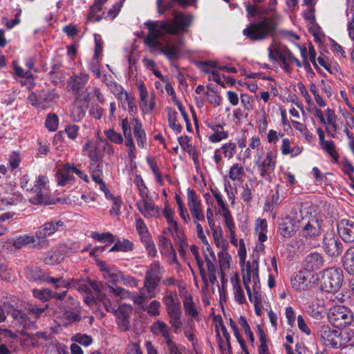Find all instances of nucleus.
Returning <instances> with one entry per match:
<instances>
[{
    "mask_svg": "<svg viewBox=\"0 0 354 354\" xmlns=\"http://www.w3.org/2000/svg\"><path fill=\"white\" fill-rule=\"evenodd\" d=\"M172 15L174 17L172 19L146 23L149 35L144 40L150 48L156 49L164 54L170 60L176 57L178 50L174 46L167 44L163 46L160 39L165 34L178 35L186 32L193 20L192 15H185L177 10H174Z\"/></svg>",
    "mask_w": 354,
    "mask_h": 354,
    "instance_id": "obj_1",
    "label": "nucleus"
},
{
    "mask_svg": "<svg viewBox=\"0 0 354 354\" xmlns=\"http://www.w3.org/2000/svg\"><path fill=\"white\" fill-rule=\"evenodd\" d=\"M277 25V16L272 14L261 17L257 22L251 23L243 30V34L253 41L263 40L275 33Z\"/></svg>",
    "mask_w": 354,
    "mask_h": 354,
    "instance_id": "obj_2",
    "label": "nucleus"
},
{
    "mask_svg": "<svg viewBox=\"0 0 354 354\" xmlns=\"http://www.w3.org/2000/svg\"><path fill=\"white\" fill-rule=\"evenodd\" d=\"M21 183L22 187L26 188L27 191H30L33 196H31L30 201L34 204H48L50 203L48 183L49 180L47 176L40 175L35 181L34 186L28 185V181H24Z\"/></svg>",
    "mask_w": 354,
    "mask_h": 354,
    "instance_id": "obj_3",
    "label": "nucleus"
},
{
    "mask_svg": "<svg viewBox=\"0 0 354 354\" xmlns=\"http://www.w3.org/2000/svg\"><path fill=\"white\" fill-rule=\"evenodd\" d=\"M328 319L335 327L344 328L352 325L354 322V315L348 308L336 306L330 308Z\"/></svg>",
    "mask_w": 354,
    "mask_h": 354,
    "instance_id": "obj_4",
    "label": "nucleus"
},
{
    "mask_svg": "<svg viewBox=\"0 0 354 354\" xmlns=\"http://www.w3.org/2000/svg\"><path fill=\"white\" fill-rule=\"evenodd\" d=\"M338 234L334 231H328L324 235L322 239V248L324 252L331 258L340 257L344 250V245Z\"/></svg>",
    "mask_w": 354,
    "mask_h": 354,
    "instance_id": "obj_5",
    "label": "nucleus"
},
{
    "mask_svg": "<svg viewBox=\"0 0 354 354\" xmlns=\"http://www.w3.org/2000/svg\"><path fill=\"white\" fill-rule=\"evenodd\" d=\"M343 282V274L342 270L330 268L325 270L322 274V287L326 292L337 290Z\"/></svg>",
    "mask_w": 354,
    "mask_h": 354,
    "instance_id": "obj_6",
    "label": "nucleus"
},
{
    "mask_svg": "<svg viewBox=\"0 0 354 354\" xmlns=\"http://www.w3.org/2000/svg\"><path fill=\"white\" fill-rule=\"evenodd\" d=\"M101 270L104 272V278L107 280L106 288L109 292L120 299L127 297L129 292L124 288L117 286L120 282L122 272H112L104 265L101 266Z\"/></svg>",
    "mask_w": 354,
    "mask_h": 354,
    "instance_id": "obj_7",
    "label": "nucleus"
},
{
    "mask_svg": "<svg viewBox=\"0 0 354 354\" xmlns=\"http://www.w3.org/2000/svg\"><path fill=\"white\" fill-rule=\"evenodd\" d=\"M58 98V95L54 91H44L39 93H31L28 102L37 109H45L55 104Z\"/></svg>",
    "mask_w": 354,
    "mask_h": 354,
    "instance_id": "obj_8",
    "label": "nucleus"
},
{
    "mask_svg": "<svg viewBox=\"0 0 354 354\" xmlns=\"http://www.w3.org/2000/svg\"><path fill=\"white\" fill-rule=\"evenodd\" d=\"M5 314L10 315L12 317L17 321L24 328L34 329L35 321H32L31 318L22 312L21 310L17 309V307L11 304L10 302H3L1 305Z\"/></svg>",
    "mask_w": 354,
    "mask_h": 354,
    "instance_id": "obj_9",
    "label": "nucleus"
},
{
    "mask_svg": "<svg viewBox=\"0 0 354 354\" xmlns=\"http://www.w3.org/2000/svg\"><path fill=\"white\" fill-rule=\"evenodd\" d=\"M317 335L326 346L338 348L341 346V333L337 329L332 328L328 325H323L319 328Z\"/></svg>",
    "mask_w": 354,
    "mask_h": 354,
    "instance_id": "obj_10",
    "label": "nucleus"
},
{
    "mask_svg": "<svg viewBox=\"0 0 354 354\" xmlns=\"http://www.w3.org/2000/svg\"><path fill=\"white\" fill-rule=\"evenodd\" d=\"M164 272L165 269L160 266L159 261H156L153 262L146 271L144 280L145 286H150L151 288L156 289L162 279Z\"/></svg>",
    "mask_w": 354,
    "mask_h": 354,
    "instance_id": "obj_11",
    "label": "nucleus"
},
{
    "mask_svg": "<svg viewBox=\"0 0 354 354\" xmlns=\"http://www.w3.org/2000/svg\"><path fill=\"white\" fill-rule=\"evenodd\" d=\"M26 274L27 278L31 281H43L52 283L55 284L56 288L68 286V283L62 277L53 278L49 277L37 268L26 269Z\"/></svg>",
    "mask_w": 354,
    "mask_h": 354,
    "instance_id": "obj_12",
    "label": "nucleus"
},
{
    "mask_svg": "<svg viewBox=\"0 0 354 354\" xmlns=\"http://www.w3.org/2000/svg\"><path fill=\"white\" fill-rule=\"evenodd\" d=\"M141 198L136 203L139 212L145 218L157 217L159 215V208L149 198L148 194H146V192L144 189L142 192L141 191Z\"/></svg>",
    "mask_w": 354,
    "mask_h": 354,
    "instance_id": "obj_13",
    "label": "nucleus"
},
{
    "mask_svg": "<svg viewBox=\"0 0 354 354\" xmlns=\"http://www.w3.org/2000/svg\"><path fill=\"white\" fill-rule=\"evenodd\" d=\"M78 307L77 302L71 296L68 297L67 301L59 304V308L70 323L80 320L81 316Z\"/></svg>",
    "mask_w": 354,
    "mask_h": 354,
    "instance_id": "obj_14",
    "label": "nucleus"
},
{
    "mask_svg": "<svg viewBox=\"0 0 354 354\" xmlns=\"http://www.w3.org/2000/svg\"><path fill=\"white\" fill-rule=\"evenodd\" d=\"M103 306L107 312L113 313L117 318L130 317L132 313V307L129 304H122L118 306L116 302L111 301L107 295L102 297Z\"/></svg>",
    "mask_w": 354,
    "mask_h": 354,
    "instance_id": "obj_15",
    "label": "nucleus"
},
{
    "mask_svg": "<svg viewBox=\"0 0 354 354\" xmlns=\"http://www.w3.org/2000/svg\"><path fill=\"white\" fill-rule=\"evenodd\" d=\"M313 283V275L307 270L300 271L291 280L292 288L297 290H308Z\"/></svg>",
    "mask_w": 354,
    "mask_h": 354,
    "instance_id": "obj_16",
    "label": "nucleus"
},
{
    "mask_svg": "<svg viewBox=\"0 0 354 354\" xmlns=\"http://www.w3.org/2000/svg\"><path fill=\"white\" fill-rule=\"evenodd\" d=\"M338 235L345 243L354 242V221L342 219L337 225Z\"/></svg>",
    "mask_w": 354,
    "mask_h": 354,
    "instance_id": "obj_17",
    "label": "nucleus"
},
{
    "mask_svg": "<svg viewBox=\"0 0 354 354\" xmlns=\"http://www.w3.org/2000/svg\"><path fill=\"white\" fill-rule=\"evenodd\" d=\"M276 159V154L272 152H269L267 153L262 162L258 166L261 176L267 180L270 181L271 180L270 174L273 172L275 169Z\"/></svg>",
    "mask_w": 354,
    "mask_h": 354,
    "instance_id": "obj_18",
    "label": "nucleus"
},
{
    "mask_svg": "<svg viewBox=\"0 0 354 354\" xmlns=\"http://www.w3.org/2000/svg\"><path fill=\"white\" fill-rule=\"evenodd\" d=\"M140 93V107L144 113H147L155 107V95L151 93L149 99V93L144 84H140L138 86Z\"/></svg>",
    "mask_w": 354,
    "mask_h": 354,
    "instance_id": "obj_19",
    "label": "nucleus"
},
{
    "mask_svg": "<svg viewBox=\"0 0 354 354\" xmlns=\"http://www.w3.org/2000/svg\"><path fill=\"white\" fill-rule=\"evenodd\" d=\"M166 311L169 317V324L171 325L175 333H178L183 326L181 320L182 312L179 304L166 308Z\"/></svg>",
    "mask_w": 354,
    "mask_h": 354,
    "instance_id": "obj_20",
    "label": "nucleus"
},
{
    "mask_svg": "<svg viewBox=\"0 0 354 354\" xmlns=\"http://www.w3.org/2000/svg\"><path fill=\"white\" fill-rule=\"evenodd\" d=\"M156 295V289L150 286H145V283H144L143 287L140 290L139 292L132 294L131 298L135 304L142 306V308L145 309L142 304L149 299L155 297Z\"/></svg>",
    "mask_w": 354,
    "mask_h": 354,
    "instance_id": "obj_21",
    "label": "nucleus"
},
{
    "mask_svg": "<svg viewBox=\"0 0 354 354\" xmlns=\"http://www.w3.org/2000/svg\"><path fill=\"white\" fill-rule=\"evenodd\" d=\"M322 221L312 217L303 227L302 236L306 239L313 238L321 234Z\"/></svg>",
    "mask_w": 354,
    "mask_h": 354,
    "instance_id": "obj_22",
    "label": "nucleus"
},
{
    "mask_svg": "<svg viewBox=\"0 0 354 354\" xmlns=\"http://www.w3.org/2000/svg\"><path fill=\"white\" fill-rule=\"evenodd\" d=\"M151 332L156 335H160L165 339V344L173 340L174 336L169 326L164 322L158 320L151 326Z\"/></svg>",
    "mask_w": 354,
    "mask_h": 354,
    "instance_id": "obj_23",
    "label": "nucleus"
},
{
    "mask_svg": "<svg viewBox=\"0 0 354 354\" xmlns=\"http://www.w3.org/2000/svg\"><path fill=\"white\" fill-rule=\"evenodd\" d=\"M122 129L124 138H126L125 145L128 147L129 158L132 160L136 157V147L131 136V131L130 130V124L129 120L126 118L122 121Z\"/></svg>",
    "mask_w": 354,
    "mask_h": 354,
    "instance_id": "obj_24",
    "label": "nucleus"
},
{
    "mask_svg": "<svg viewBox=\"0 0 354 354\" xmlns=\"http://www.w3.org/2000/svg\"><path fill=\"white\" fill-rule=\"evenodd\" d=\"M88 81V75L81 73L80 75L71 77L68 82V86L73 92L75 93L76 95H80L86 86Z\"/></svg>",
    "mask_w": 354,
    "mask_h": 354,
    "instance_id": "obj_25",
    "label": "nucleus"
},
{
    "mask_svg": "<svg viewBox=\"0 0 354 354\" xmlns=\"http://www.w3.org/2000/svg\"><path fill=\"white\" fill-rule=\"evenodd\" d=\"M206 124L214 131V133L209 136L210 142L216 143L227 138L228 133L223 129L224 124H216L212 122H206Z\"/></svg>",
    "mask_w": 354,
    "mask_h": 354,
    "instance_id": "obj_26",
    "label": "nucleus"
},
{
    "mask_svg": "<svg viewBox=\"0 0 354 354\" xmlns=\"http://www.w3.org/2000/svg\"><path fill=\"white\" fill-rule=\"evenodd\" d=\"M326 131L331 138H335L336 133L339 129L337 124V117L333 109H327L326 111Z\"/></svg>",
    "mask_w": 354,
    "mask_h": 354,
    "instance_id": "obj_27",
    "label": "nucleus"
},
{
    "mask_svg": "<svg viewBox=\"0 0 354 354\" xmlns=\"http://www.w3.org/2000/svg\"><path fill=\"white\" fill-rule=\"evenodd\" d=\"M297 230L298 226L296 225L295 221H293L290 217L283 218L279 226V231L281 235L285 238L292 236Z\"/></svg>",
    "mask_w": 354,
    "mask_h": 354,
    "instance_id": "obj_28",
    "label": "nucleus"
},
{
    "mask_svg": "<svg viewBox=\"0 0 354 354\" xmlns=\"http://www.w3.org/2000/svg\"><path fill=\"white\" fill-rule=\"evenodd\" d=\"M324 260L321 254L313 252L308 254L305 259L306 270H318L324 266Z\"/></svg>",
    "mask_w": 354,
    "mask_h": 354,
    "instance_id": "obj_29",
    "label": "nucleus"
},
{
    "mask_svg": "<svg viewBox=\"0 0 354 354\" xmlns=\"http://www.w3.org/2000/svg\"><path fill=\"white\" fill-rule=\"evenodd\" d=\"M56 178L59 186H66L71 183L74 176L71 174L69 163H66L63 167L57 170Z\"/></svg>",
    "mask_w": 354,
    "mask_h": 354,
    "instance_id": "obj_30",
    "label": "nucleus"
},
{
    "mask_svg": "<svg viewBox=\"0 0 354 354\" xmlns=\"http://www.w3.org/2000/svg\"><path fill=\"white\" fill-rule=\"evenodd\" d=\"M187 205L191 214L203 212L201 201L193 189H187Z\"/></svg>",
    "mask_w": 354,
    "mask_h": 354,
    "instance_id": "obj_31",
    "label": "nucleus"
},
{
    "mask_svg": "<svg viewBox=\"0 0 354 354\" xmlns=\"http://www.w3.org/2000/svg\"><path fill=\"white\" fill-rule=\"evenodd\" d=\"M130 127L132 126L133 129V133L137 141L138 145L144 147L146 144L147 138L145 131L142 127L141 122L137 118H133L129 122Z\"/></svg>",
    "mask_w": 354,
    "mask_h": 354,
    "instance_id": "obj_32",
    "label": "nucleus"
},
{
    "mask_svg": "<svg viewBox=\"0 0 354 354\" xmlns=\"http://www.w3.org/2000/svg\"><path fill=\"white\" fill-rule=\"evenodd\" d=\"M64 225V223L61 221H50L46 223L38 234L41 237H46L54 234L55 232L59 230Z\"/></svg>",
    "mask_w": 354,
    "mask_h": 354,
    "instance_id": "obj_33",
    "label": "nucleus"
},
{
    "mask_svg": "<svg viewBox=\"0 0 354 354\" xmlns=\"http://www.w3.org/2000/svg\"><path fill=\"white\" fill-rule=\"evenodd\" d=\"M344 269L350 274L354 272V245L348 249L343 257Z\"/></svg>",
    "mask_w": 354,
    "mask_h": 354,
    "instance_id": "obj_34",
    "label": "nucleus"
},
{
    "mask_svg": "<svg viewBox=\"0 0 354 354\" xmlns=\"http://www.w3.org/2000/svg\"><path fill=\"white\" fill-rule=\"evenodd\" d=\"M183 308L187 316L190 317L192 319H196L198 317V311L192 296L188 295L185 297L183 300Z\"/></svg>",
    "mask_w": 354,
    "mask_h": 354,
    "instance_id": "obj_35",
    "label": "nucleus"
},
{
    "mask_svg": "<svg viewBox=\"0 0 354 354\" xmlns=\"http://www.w3.org/2000/svg\"><path fill=\"white\" fill-rule=\"evenodd\" d=\"M268 51H269L270 59H274V60H277V59L280 60L283 64V68L286 71H290L289 64L291 62H289L288 60L286 59L285 55H283V54H281V50H279L278 48H275V49L272 50V48L270 47L268 48Z\"/></svg>",
    "mask_w": 354,
    "mask_h": 354,
    "instance_id": "obj_36",
    "label": "nucleus"
},
{
    "mask_svg": "<svg viewBox=\"0 0 354 354\" xmlns=\"http://www.w3.org/2000/svg\"><path fill=\"white\" fill-rule=\"evenodd\" d=\"M102 161L98 162H90V171L92 174L93 180L97 184L103 182L101 176L102 174Z\"/></svg>",
    "mask_w": 354,
    "mask_h": 354,
    "instance_id": "obj_37",
    "label": "nucleus"
},
{
    "mask_svg": "<svg viewBox=\"0 0 354 354\" xmlns=\"http://www.w3.org/2000/svg\"><path fill=\"white\" fill-rule=\"evenodd\" d=\"M244 175V168L241 164H234L230 169L229 178L234 181H242Z\"/></svg>",
    "mask_w": 354,
    "mask_h": 354,
    "instance_id": "obj_38",
    "label": "nucleus"
},
{
    "mask_svg": "<svg viewBox=\"0 0 354 354\" xmlns=\"http://www.w3.org/2000/svg\"><path fill=\"white\" fill-rule=\"evenodd\" d=\"M319 143L322 149L332 157L335 162H337L338 160L339 155L336 151L334 142L333 140H324V142L322 141Z\"/></svg>",
    "mask_w": 354,
    "mask_h": 354,
    "instance_id": "obj_39",
    "label": "nucleus"
},
{
    "mask_svg": "<svg viewBox=\"0 0 354 354\" xmlns=\"http://www.w3.org/2000/svg\"><path fill=\"white\" fill-rule=\"evenodd\" d=\"M35 241L36 240L34 236L27 235L20 236L12 239L13 245L16 250H20L29 244L35 243Z\"/></svg>",
    "mask_w": 354,
    "mask_h": 354,
    "instance_id": "obj_40",
    "label": "nucleus"
},
{
    "mask_svg": "<svg viewBox=\"0 0 354 354\" xmlns=\"http://www.w3.org/2000/svg\"><path fill=\"white\" fill-rule=\"evenodd\" d=\"M86 106L76 104L71 111V117L74 122L80 121L85 115Z\"/></svg>",
    "mask_w": 354,
    "mask_h": 354,
    "instance_id": "obj_41",
    "label": "nucleus"
},
{
    "mask_svg": "<svg viewBox=\"0 0 354 354\" xmlns=\"http://www.w3.org/2000/svg\"><path fill=\"white\" fill-rule=\"evenodd\" d=\"M132 250L133 243L127 239H124L122 241H117L115 245L109 250V252H128Z\"/></svg>",
    "mask_w": 354,
    "mask_h": 354,
    "instance_id": "obj_42",
    "label": "nucleus"
},
{
    "mask_svg": "<svg viewBox=\"0 0 354 354\" xmlns=\"http://www.w3.org/2000/svg\"><path fill=\"white\" fill-rule=\"evenodd\" d=\"M63 257L60 254V250H51L48 252L47 257L45 258V263L53 265L59 263L63 260Z\"/></svg>",
    "mask_w": 354,
    "mask_h": 354,
    "instance_id": "obj_43",
    "label": "nucleus"
},
{
    "mask_svg": "<svg viewBox=\"0 0 354 354\" xmlns=\"http://www.w3.org/2000/svg\"><path fill=\"white\" fill-rule=\"evenodd\" d=\"M221 149L224 154V156L227 159H231L234 157L236 152V145L235 143L229 142L223 144L221 147Z\"/></svg>",
    "mask_w": 354,
    "mask_h": 354,
    "instance_id": "obj_44",
    "label": "nucleus"
},
{
    "mask_svg": "<svg viewBox=\"0 0 354 354\" xmlns=\"http://www.w3.org/2000/svg\"><path fill=\"white\" fill-rule=\"evenodd\" d=\"M136 228L142 240L147 239L150 237L147 227L141 218H138L136 219Z\"/></svg>",
    "mask_w": 354,
    "mask_h": 354,
    "instance_id": "obj_45",
    "label": "nucleus"
},
{
    "mask_svg": "<svg viewBox=\"0 0 354 354\" xmlns=\"http://www.w3.org/2000/svg\"><path fill=\"white\" fill-rule=\"evenodd\" d=\"M218 261L221 270H224L230 268V256L224 249L218 253Z\"/></svg>",
    "mask_w": 354,
    "mask_h": 354,
    "instance_id": "obj_46",
    "label": "nucleus"
},
{
    "mask_svg": "<svg viewBox=\"0 0 354 354\" xmlns=\"http://www.w3.org/2000/svg\"><path fill=\"white\" fill-rule=\"evenodd\" d=\"M90 286L94 290V291L98 294L97 299L103 304L102 297L104 295H106L103 293L102 292L104 289L108 290L106 288V286L105 287L102 282L97 281H91Z\"/></svg>",
    "mask_w": 354,
    "mask_h": 354,
    "instance_id": "obj_47",
    "label": "nucleus"
},
{
    "mask_svg": "<svg viewBox=\"0 0 354 354\" xmlns=\"http://www.w3.org/2000/svg\"><path fill=\"white\" fill-rule=\"evenodd\" d=\"M73 342H77L83 346H88L92 342L93 339L91 336L86 334L77 333L71 337Z\"/></svg>",
    "mask_w": 354,
    "mask_h": 354,
    "instance_id": "obj_48",
    "label": "nucleus"
},
{
    "mask_svg": "<svg viewBox=\"0 0 354 354\" xmlns=\"http://www.w3.org/2000/svg\"><path fill=\"white\" fill-rule=\"evenodd\" d=\"M223 216L225 218V225L230 231V235L232 237H234V236L235 235L234 230L235 225L234 223L233 218H232L228 209H224V210H223Z\"/></svg>",
    "mask_w": 354,
    "mask_h": 354,
    "instance_id": "obj_49",
    "label": "nucleus"
},
{
    "mask_svg": "<svg viewBox=\"0 0 354 354\" xmlns=\"http://www.w3.org/2000/svg\"><path fill=\"white\" fill-rule=\"evenodd\" d=\"M164 351L165 354H183L180 345L177 344L174 340L165 343Z\"/></svg>",
    "mask_w": 354,
    "mask_h": 354,
    "instance_id": "obj_50",
    "label": "nucleus"
},
{
    "mask_svg": "<svg viewBox=\"0 0 354 354\" xmlns=\"http://www.w3.org/2000/svg\"><path fill=\"white\" fill-rule=\"evenodd\" d=\"M58 118L55 114H48L46 120V127L50 131H55L58 127Z\"/></svg>",
    "mask_w": 354,
    "mask_h": 354,
    "instance_id": "obj_51",
    "label": "nucleus"
},
{
    "mask_svg": "<svg viewBox=\"0 0 354 354\" xmlns=\"http://www.w3.org/2000/svg\"><path fill=\"white\" fill-rule=\"evenodd\" d=\"M48 308V305H45L44 307H37L32 305H29L26 310L28 311V313H31L35 316V319L33 321L35 322L37 319H38L40 315L45 311V310ZM32 321V319H31Z\"/></svg>",
    "mask_w": 354,
    "mask_h": 354,
    "instance_id": "obj_52",
    "label": "nucleus"
},
{
    "mask_svg": "<svg viewBox=\"0 0 354 354\" xmlns=\"http://www.w3.org/2000/svg\"><path fill=\"white\" fill-rule=\"evenodd\" d=\"M125 99L128 104V109L130 115L134 116L137 113V106L134 102V97L128 93H125Z\"/></svg>",
    "mask_w": 354,
    "mask_h": 354,
    "instance_id": "obj_53",
    "label": "nucleus"
},
{
    "mask_svg": "<svg viewBox=\"0 0 354 354\" xmlns=\"http://www.w3.org/2000/svg\"><path fill=\"white\" fill-rule=\"evenodd\" d=\"M106 137L115 142V144H120L123 141L122 136L120 133L115 132L113 129H108L105 131Z\"/></svg>",
    "mask_w": 354,
    "mask_h": 354,
    "instance_id": "obj_54",
    "label": "nucleus"
},
{
    "mask_svg": "<svg viewBox=\"0 0 354 354\" xmlns=\"http://www.w3.org/2000/svg\"><path fill=\"white\" fill-rule=\"evenodd\" d=\"M216 339L222 354H232V347L230 346V348H228V344L224 343L221 339L220 332L218 329H216Z\"/></svg>",
    "mask_w": 354,
    "mask_h": 354,
    "instance_id": "obj_55",
    "label": "nucleus"
},
{
    "mask_svg": "<svg viewBox=\"0 0 354 354\" xmlns=\"http://www.w3.org/2000/svg\"><path fill=\"white\" fill-rule=\"evenodd\" d=\"M69 296L70 295H67L66 291H63L62 292L59 293V292H53L51 290H50V295H49L50 299H56L57 300L56 304L58 306H59V303H62V302L67 301V299Z\"/></svg>",
    "mask_w": 354,
    "mask_h": 354,
    "instance_id": "obj_56",
    "label": "nucleus"
},
{
    "mask_svg": "<svg viewBox=\"0 0 354 354\" xmlns=\"http://www.w3.org/2000/svg\"><path fill=\"white\" fill-rule=\"evenodd\" d=\"M347 2L350 4L351 12L353 14L351 21L348 24L347 29L350 38L354 40V0H347Z\"/></svg>",
    "mask_w": 354,
    "mask_h": 354,
    "instance_id": "obj_57",
    "label": "nucleus"
},
{
    "mask_svg": "<svg viewBox=\"0 0 354 354\" xmlns=\"http://www.w3.org/2000/svg\"><path fill=\"white\" fill-rule=\"evenodd\" d=\"M120 282L126 286L136 287L138 286V281L134 277L124 274V273H122L121 277Z\"/></svg>",
    "mask_w": 354,
    "mask_h": 354,
    "instance_id": "obj_58",
    "label": "nucleus"
},
{
    "mask_svg": "<svg viewBox=\"0 0 354 354\" xmlns=\"http://www.w3.org/2000/svg\"><path fill=\"white\" fill-rule=\"evenodd\" d=\"M50 290L44 289V290H33V295L35 297L43 301H47L50 299Z\"/></svg>",
    "mask_w": 354,
    "mask_h": 354,
    "instance_id": "obj_59",
    "label": "nucleus"
},
{
    "mask_svg": "<svg viewBox=\"0 0 354 354\" xmlns=\"http://www.w3.org/2000/svg\"><path fill=\"white\" fill-rule=\"evenodd\" d=\"M160 303L156 300H153L149 304L147 313L153 316H158L160 315Z\"/></svg>",
    "mask_w": 354,
    "mask_h": 354,
    "instance_id": "obj_60",
    "label": "nucleus"
},
{
    "mask_svg": "<svg viewBox=\"0 0 354 354\" xmlns=\"http://www.w3.org/2000/svg\"><path fill=\"white\" fill-rule=\"evenodd\" d=\"M174 210L169 207V206L166 205L164 208L163 214L165 217L167 223H172L174 227H176V221L174 218Z\"/></svg>",
    "mask_w": 354,
    "mask_h": 354,
    "instance_id": "obj_61",
    "label": "nucleus"
},
{
    "mask_svg": "<svg viewBox=\"0 0 354 354\" xmlns=\"http://www.w3.org/2000/svg\"><path fill=\"white\" fill-rule=\"evenodd\" d=\"M251 266V278L254 283H259V268L257 260H254Z\"/></svg>",
    "mask_w": 354,
    "mask_h": 354,
    "instance_id": "obj_62",
    "label": "nucleus"
},
{
    "mask_svg": "<svg viewBox=\"0 0 354 354\" xmlns=\"http://www.w3.org/2000/svg\"><path fill=\"white\" fill-rule=\"evenodd\" d=\"M93 238L97 240V241H108L109 242H113L114 241V236L112 234H110V233H102V234H99L97 232H94L93 234Z\"/></svg>",
    "mask_w": 354,
    "mask_h": 354,
    "instance_id": "obj_63",
    "label": "nucleus"
},
{
    "mask_svg": "<svg viewBox=\"0 0 354 354\" xmlns=\"http://www.w3.org/2000/svg\"><path fill=\"white\" fill-rule=\"evenodd\" d=\"M125 354H142V352L138 344L133 343L127 346Z\"/></svg>",
    "mask_w": 354,
    "mask_h": 354,
    "instance_id": "obj_64",
    "label": "nucleus"
}]
</instances>
